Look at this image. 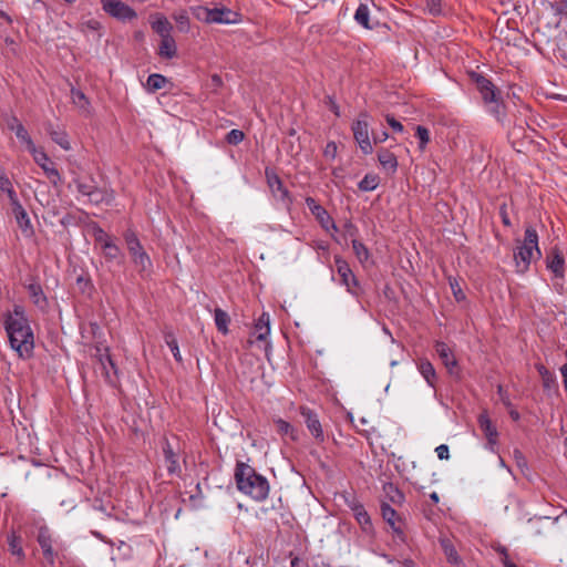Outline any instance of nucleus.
I'll use <instances>...</instances> for the list:
<instances>
[{
    "label": "nucleus",
    "instance_id": "1",
    "mask_svg": "<svg viewBox=\"0 0 567 567\" xmlns=\"http://www.w3.org/2000/svg\"><path fill=\"white\" fill-rule=\"evenodd\" d=\"M4 328L11 348L18 352L20 358H30L34 347V338L21 306H14L13 311L7 313Z\"/></svg>",
    "mask_w": 567,
    "mask_h": 567
},
{
    "label": "nucleus",
    "instance_id": "2",
    "mask_svg": "<svg viewBox=\"0 0 567 567\" xmlns=\"http://www.w3.org/2000/svg\"><path fill=\"white\" fill-rule=\"evenodd\" d=\"M235 477L238 488L254 499L264 501L268 496V481L249 465L238 464Z\"/></svg>",
    "mask_w": 567,
    "mask_h": 567
},
{
    "label": "nucleus",
    "instance_id": "3",
    "mask_svg": "<svg viewBox=\"0 0 567 567\" xmlns=\"http://www.w3.org/2000/svg\"><path fill=\"white\" fill-rule=\"evenodd\" d=\"M540 257V250L538 248V236L535 229L527 227L525 231V238L520 243L518 241L514 259L518 271L524 272L527 270L532 260Z\"/></svg>",
    "mask_w": 567,
    "mask_h": 567
},
{
    "label": "nucleus",
    "instance_id": "4",
    "mask_svg": "<svg viewBox=\"0 0 567 567\" xmlns=\"http://www.w3.org/2000/svg\"><path fill=\"white\" fill-rule=\"evenodd\" d=\"M354 140L364 154H371L373 151L370 136L368 114L361 113L359 118L352 124Z\"/></svg>",
    "mask_w": 567,
    "mask_h": 567
},
{
    "label": "nucleus",
    "instance_id": "5",
    "mask_svg": "<svg viewBox=\"0 0 567 567\" xmlns=\"http://www.w3.org/2000/svg\"><path fill=\"white\" fill-rule=\"evenodd\" d=\"M103 9L111 16L127 20L135 17V12L125 3L118 0H102Z\"/></svg>",
    "mask_w": 567,
    "mask_h": 567
},
{
    "label": "nucleus",
    "instance_id": "6",
    "mask_svg": "<svg viewBox=\"0 0 567 567\" xmlns=\"http://www.w3.org/2000/svg\"><path fill=\"white\" fill-rule=\"evenodd\" d=\"M336 267L337 272L341 278V282L347 287L348 291L357 295L358 281L347 261L342 260L339 257H336Z\"/></svg>",
    "mask_w": 567,
    "mask_h": 567
},
{
    "label": "nucleus",
    "instance_id": "7",
    "mask_svg": "<svg viewBox=\"0 0 567 567\" xmlns=\"http://www.w3.org/2000/svg\"><path fill=\"white\" fill-rule=\"evenodd\" d=\"M205 14V19L208 22L230 24L239 21V14L237 12L225 8L206 10Z\"/></svg>",
    "mask_w": 567,
    "mask_h": 567
},
{
    "label": "nucleus",
    "instance_id": "8",
    "mask_svg": "<svg viewBox=\"0 0 567 567\" xmlns=\"http://www.w3.org/2000/svg\"><path fill=\"white\" fill-rule=\"evenodd\" d=\"M301 414L305 417L308 430L315 436L318 442H323L324 435L321 427V423L318 420L317 415L312 413L309 409H302Z\"/></svg>",
    "mask_w": 567,
    "mask_h": 567
},
{
    "label": "nucleus",
    "instance_id": "9",
    "mask_svg": "<svg viewBox=\"0 0 567 567\" xmlns=\"http://www.w3.org/2000/svg\"><path fill=\"white\" fill-rule=\"evenodd\" d=\"M7 126L9 130L16 133L17 137L27 145L29 151H34V144L32 140L30 138L24 126L17 117L12 116L8 118Z\"/></svg>",
    "mask_w": 567,
    "mask_h": 567
},
{
    "label": "nucleus",
    "instance_id": "10",
    "mask_svg": "<svg viewBox=\"0 0 567 567\" xmlns=\"http://www.w3.org/2000/svg\"><path fill=\"white\" fill-rule=\"evenodd\" d=\"M475 82L485 102H497L495 86L489 80L482 75H477Z\"/></svg>",
    "mask_w": 567,
    "mask_h": 567
},
{
    "label": "nucleus",
    "instance_id": "11",
    "mask_svg": "<svg viewBox=\"0 0 567 567\" xmlns=\"http://www.w3.org/2000/svg\"><path fill=\"white\" fill-rule=\"evenodd\" d=\"M435 348L440 359L446 367L449 373L454 374L456 372V360L449 346L445 344L444 342H437Z\"/></svg>",
    "mask_w": 567,
    "mask_h": 567
},
{
    "label": "nucleus",
    "instance_id": "12",
    "mask_svg": "<svg viewBox=\"0 0 567 567\" xmlns=\"http://www.w3.org/2000/svg\"><path fill=\"white\" fill-rule=\"evenodd\" d=\"M39 545L43 551L44 557L50 564L54 561V551L52 548V540L50 532L47 527H41L38 535Z\"/></svg>",
    "mask_w": 567,
    "mask_h": 567
},
{
    "label": "nucleus",
    "instance_id": "13",
    "mask_svg": "<svg viewBox=\"0 0 567 567\" xmlns=\"http://www.w3.org/2000/svg\"><path fill=\"white\" fill-rule=\"evenodd\" d=\"M97 369L101 371L109 383H114L115 379L112 377L111 371H113L114 375H116L117 371L113 360L107 352V349H105L104 354L100 355Z\"/></svg>",
    "mask_w": 567,
    "mask_h": 567
},
{
    "label": "nucleus",
    "instance_id": "14",
    "mask_svg": "<svg viewBox=\"0 0 567 567\" xmlns=\"http://www.w3.org/2000/svg\"><path fill=\"white\" fill-rule=\"evenodd\" d=\"M381 514L383 519L391 526L394 533L403 539V530L401 528V524L396 520V512L388 504L383 503L381 505Z\"/></svg>",
    "mask_w": 567,
    "mask_h": 567
},
{
    "label": "nucleus",
    "instance_id": "15",
    "mask_svg": "<svg viewBox=\"0 0 567 567\" xmlns=\"http://www.w3.org/2000/svg\"><path fill=\"white\" fill-rule=\"evenodd\" d=\"M478 424L481 430L485 434L488 443L492 445L495 444L497 441L498 433L486 413H482L480 415Z\"/></svg>",
    "mask_w": 567,
    "mask_h": 567
},
{
    "label": "nucleus",
    "instance_id": "16",
    "mask_svg": "<svg viewBox=\"0 0 567 567\" xmlns=\"http://www.w3.org/2000/svg\"><path fill=\"white\" fill-rule=\"evenodd\" d=\"M378 161L386 173L392 174L396 171L398 161L394 154L390 151L384 148L380 150L378 152Z\"/></svg>",
    "mask_w": 567,
    "mask_h": 567
},
{
    "label": "nucleus",
    "instance_id": "17",
    "mask_svg": "<svg viewBox=\"0 0 567 567\" xmlns=\"http://www.w3.org/2000/svg\"><path fill=\"white\" fill-rule=\"evenodd\" d=\"M267 182L268 186L271 189L274 196H276L279 199H285L287 197V190L285 189L282 182L272 172L266 171Z\"/></svg>",
    "mask_w": 567,
    "mask_h": 567
},
{
    "label": "nucleus",
    "instance_id": "18",
    "mask_svg": "<svg viewBox=\"0 0 567 567\" xmlns=\"http://www.w3.org/2000/svg\"><path fill=\"white\" fill-rule=\"evenodd\" d=\"M71 99L73 104L85 115L91 113L90 102L85 94L74 87L71 89Z\"/></svg>",
    "mask_w": 567,
    "mask_h": 567
},
{
    "label": "nucleus",
    "instance_id": "19",
    "mask_svg": "<svg viewBox=\"0 0 567 567\" xmlns=\"http://www.w3.org/2000/svg\"><path fill=\"white\" fill-rule=\"evenodd\" d=\"M7 542L10 553L13 556H17L18 559L22 560L24 558V551L22 547L21 536L12 532L11 534L8 535Z\"/></svg>",
    "mask_w": 567,
    "mask_h": 567
},
{
    "label": "nucleus",
    "instance_id": "20",
    "mask_svg": "<svg viewBox=\"0 0 567 567\" xmlns=\"http://www.w3.org/2000/svg\"><path fill=\"white\" fill-rule=\"evenodd\" d=\"M269 324H270L269 315L262 313L259 317L257 323L255 324L254 336L256 337L257 340H265L266 339V337L270 332Z\"/></svg>",
    "mask_w": 567,
    "mask_h": 567
},
{
    "label": "nucleus",
    "instance_id": "21",
    "mask_svg": "<svg viewBox=\"0 0 567 567\" xmlns=\"http://www.w3.org/2000/svg\"><path fill=\"white\" fill-rule=\"evenodd\" d=\"M168 80L162 74H151L146 82V89L148 92L154 93L158 90L165 89L168 84Z\"/></svg>",
    "mask_w": 567,
    "mask_h": 567
},
{
    "label": "nucleus",
    "instance_id": "22",
    "mask_svg": "<svg viewBox=\"0 0 567 567\" xmlns=\"http://www.w3.org/2000/svg\"><path fill=\"white\" fill-rule=\"evenodd\" d=\"M124 237L132 259L135 258L136 255L145 252L138 238L133 231H127Z\"/></svg>",
    "mask_w": 567,
    "mask_h": 567
},
{
    "label": "nucleus",
    "instance_id": "23",
    "mask_svg": "<svg viewBox=\"0 0 567 567\" xmlns=\"http://www.w3.org/2000/svg\"><path fill=\"white\" fill-rule=\"evenodd\" d=\"M441 546H442V549L446 556V559L450 564H453V565H460L461 564V558L454 547V545L451 543V540L444 538V539H441Z\"/></svg>",
    "mask_w": 567,
    "mask_h": 567
},
{
    "label": "nucleus",
    "instance_id": "24",
    "mask_svg": "<svg viewBox=\"0 0 567 567\" xmlns=\"http://www.w3.org/2000/svg\"><path fill=\"white\" fill-rule=\"evenodd\" d=\"M47 131L51 136L52 141H54L63 150L69 151L71 148L68 135L64 131L54 130L51 124L47 127Z\"/></svg>",
    "mask_w": 567,
    "mask_h": 567
},
{
    "label": "nucleus",
    "instance_id": "25",
    "mask_svg": "<svg viewBox=\"0 0 567 567\" xmlns=\"http://www.w3.org/2000/svg\"><path fill=\"white\" fill-rule=\"evenodd\" d=\"M308 208L312 214L320 220L322 225H326L330 220L328 213L319 205L313 198L306 199Z\"/></svg>",
    "mask_w": 567,
    "mask_h": 567
},
{
    "label": "nucleus",
    "instance_id": "26",
    "mask_svg": "<svg viewBox=\"0 0 567 567\" xmlns=\"http://www.w3.org/2000/svg\"><path fill=\"white\" fill-rule=\"evenodd\" d=\"M28 290L34 305H37L40 308H44L47 306V299L43 295L40 285L31 284L29 285Z\"/></svg>",
    "mask_w": 567,
    "mask_h": 567
},
{
    "label": "nucleus",
    "instance_id": "27",
    "mask_svg": "<svg viewBox=\"0 0 567 567\" xmlns=\"http://www.w3.org/2000/svg\"><path fill=\"white\" fill-rule=\"evenodd\" d=\"M159 55L164 58H172L175 53V41L172 37H161Z\"/></svg>",
    "mask_w": 567,
    "mask_h": 567
},
{
    "label": "nucleus",
    "instance_id": "28",
    "mask_svg": "<svg viewBox=\"0 0 567 567\" xmlns=\"http://www.w3.org/2000/svg\"><path fill=\"white\" fill-rule=\"evenodd\" d=\"M229 321H230V319H229V316L227 315V312H225L224 310H221L219 308L215 309L216 327L224 334H226L228 332Z\"/></svg>",
    "mask_w": 567,
    "mask_h": 567
},
{
    "label": "nucleus",
    "instance_id": "29",
    "mask_svg": "<svg viewBox=\"0 0 567 567\" xmlns=\"http://www.w3.org/2000/svg\"><path fill=\"white\" fill-rule=\"evenodd\" d=\"M0 189L8 194L11 204H17V194L12 188L10 179L4 175L3 172H0Z\"/></svg>",
    "mask_w": 567,
    "mask_h": 567
},
{
    "label": "nucleus",
    "instance_id": "30",
    "mask_svg": "<svg viewBox=\"0 0 567 567\" xmlns=\"http://www.w3.org/2000/svg\"><path fill=\"white\" fill-rule=\"evenodd\" d=\"M419 370L424 379L427 381L430 385H433V380L435 379V370L431 362L427 360H422L419 364Z\"/></svg>",
    "mask_w": 567,
    "mask_h": 567
},
{
    "label": "nucleus",
    "instance_id": "31",
    "mask_svg": "<svg viewBox=\"0 0 567 567\" xmlns=\"http://www.w3.org/2000/svg\"><path fill=\"white\" fill-rule=\"evenodd\" d=\"M380 178L378 175L368 174L359 183V188L364 192L373 190L378 187Z\"/></svg>",
    "mask_w": 567,
    "mask_h": 567
},
{
    "label": "nucleus",
    "instance_id": "32",
    "mask_svg": "<svg viewBox=\"0 0 567 567\" xmlns=\"http://www.w3.org/2000/svg\"><path fill=\"white\" fill-rule=\"evenodd\" d=\"M133 262H134L136 269L138 270V272H141V274L146 272L152 265L151 259L146 252L136 255V257L133 258Z\"/></svg>",
    "mask_w": 567,
    "mask_h": 567
},
{
    "label": "nucleus",
    "instance_id": "33",
    "mask_svg": "<svg viewBox=\"0 0 567 567\" xmlns=\"http://www.w3.org/2000/svg\"><path fill=\"white\" fill-rule=\"evenodd\" d=\"M564 258L558 251H554L551 259L548 261V268L557 276L563 274Z\"/></svg>",
    "mask_w": 567,
    "mask_h": 567
},
{
    "label": "nucleus",
    "instance_id": "34",
    "mask_svg": "<svg viewBox=\"0 0 567 567\" xmlns=\"http://www.w3.org/2000/svg\"><path fill=\"white\" fill-rule=\"evenodd\" d=\"M102 249L105 259L109 261L118 259L121 257V251L113 241L105 243Z\"/></svg>",
    "mask_w": 567,
    "mask_h": 567
},
{
    "label": "nucleus",
    "instance_id": "35",
    "mask_svg": "<svg viewBox=\"0 0 567 567\" xmlns=\"http://www.w3.org/2000/svg\"><path fill=\"white\" fill-rule=\"evenodd\" d=\"M354 19H355V21L359 24L363 25L367 29H370V25H369V9H368V7L365 4H360L359 6V8L355 11Z\"/></svg>",
    "mask_w": 567,
    "mask_h": 567
},
{
    "label": "nucleus",
    "instance_id": "36",
    "mask_svg": "<svg viewBox=\"0 0 567 567\" xmlns=\"http://www.w3.org/2000/svg\"><path fill=\"white\" fill-rule=\"evenodd\" d=\"M152 28L153 30L158 33L161 37H166V35H169L168 32H169V23L168 21L165 19V18H157L153 23H152Z\"/></svg>",
    "mask_w": 567,
    "mask_h": 567
},
{
    "label": "nucleus",
    "instance_id": "37",
    "mask_svg": "<svg viewBox=\"0 0 567 567\" xmlns=\"http://www.w3.org/2000/svg\"><path fill=\"white\" fill-rule=\"evenodd\" d=\"M12 205H13V212L16 214L17 221L20 225V227L29 226L28 215H27L25 210L23 209V207L20 205V203L17 200V204H12Z\"/></svg>",
    "mask_w": 567,
    "mask_h": 567
},
{
    "label": "nucleus",
    "instance_id": "38",
    "mask_svg": "<svg viewBox=\"0 0 567 567\" xmlns=\"http://www.w3.org/2000/svg\"><path fill=\"white\" fill-rule=\"evenodd\" d=\"M111 198H112L111 194H109L105 190H101L96 187L93 189V192L89 196V199L95 204L103 203V202L109 203L111 200Z\"/></svg>",
    "mask_w": 567,
    "mask_h": 567
},
{
    "label": "nucleus",
    "instance_id": "39",
    "mask_svg": "<svg viewBox=\"0 0 567 567\" xmlns=\"http://www.w3.org/2000/svg\"><path fill=\"white\" fill-rule=\"evenodd\" d=\"M352 248H353V251L355 254V256L358 257V259L361 261V262H364L368 260L369 258V251L367 249V247L358 241V240H353L352 241Z\"/></svg>",
    "mask_w": 567,
    "mask_h": 567
},
{
    "label": "nucleus",
    "instance_id": "40",
    "mask_svg": "<svg viewBox=\"0 0 567 567\" xmlns=\"http://www.w3.org/2000/svg\"><path fill=\"white\" fill-rule=\"evenodd\" d=\"M416 136L420 140L419 148L421 151L425 150L426 144L430 142V132L424 126L417 125L415 128Z\"/></svg>",
    "mask_w": 567,
    "mask_h": 567
},
{
    "label": "nucleus",
    "instance_id": "41",
    "mask_svg": "<svg viewBox=\"0 0 567 567\" xmlns=\"http://www.w3.org/2000/svg\"><path fill=\"white\" fill-rule=\"evenodd\" d=\"M244 137H245V134H244L243 131H240V130H231L226 135V141H227L228 144L237 145L240 142H243Z\"/></svg>",
    "mask_w": 567,
    "mask_h": 567
},
{
    "label": "nucleus",
    "instance_id": "42",
    "mask_svg": "<svg viewBox=\"0 0 567 567\" xmlns=\"http://www.w3.org/2000/svg\"><path fill=\"white\" fill-rule=\"evenodd\" d=\"M355 517L359 524L365 529L370 525V517L368 513L362 508H355Z\"/></svg>",
    "mask_w": 567,
    "mask_h": 567
},
{
    "label": "nucleus",
    "instance_id": "43",
    "mask_svg": "<svg viewBox=\"0 0 567 567\" xmlns=\"http://www.w3.org/2000/svg\"><path fill=\"white\" fill-rule=\"evenodd\" d=\"M94 238H95V241L99 243L102 248L105 245V243L112 241L110 236L102 228H96L94 230Z\"/></svg>",
    "mask_w": 567,
    "mask_h": 567
},
{
    "label": "nucleus",
    "instance_id": "44",
    "mask_svg": "<svg viewBox=\"0 0 567 567\" xmlns=\"http://www.w3.org/2000/svg\"><path fill=\"white\" fill-rule=\"evenodd\" d=\"M276 425H277V430H278L279 433H281V434H290L291 437L295 439L293 430H292V427H291V425L289 423H287L284 420H278L276 422Z\"/></svg>",
    "mask_w": 567,
    "mask_h": 567
},
{
    "label": "nucleus",
    "instance_id": "45",
    "mask_svg": "<svg viewBox=\"0 0 567 567\" xmlns=\"http://www.w3.org/2000/svg\"><path fill=\"white\" fill-rule=\"evenodd\" d=\"M164 452H165V456H166V460L168 462V471H174V467H175V460L173 458L174 457V452L172 450V447L169 446V444H166V447H164Z\"/></svg>",
    "mask_w": 567,
    "mask_h": 567
},
{
    "label": "nucleus",
    "instance_id": "46",
    "mask_svg": "<svg viewBox=\"0 0 567 567\" xmlns=\"http://www.w3.org/2000/svg\"><path fill=\"white\" fill-rule=\"evenodd\" d=\"M166 343L171 348L174 358H177V341L173 333H167L165 337Z\"/></svg>",
    "mask_w": 567,
    "mask_h": 567
},
{
    "label": "nucleus",
    "instance_id": "47",
    "mask_svg": "<svg viewBox=\"0 0 567 567\" xmlns=\"http://www.w3.org/2000/svg\"><path fill=\"white\" fill-rule=\"evenodd\" d=\"M95 188L94 185H91V184H87V183H83V182H79L78 183V190L82 194V195H85V196H90V194L93 192V189Z\"/></svg>",
    "mask_w": 567,
    "mask_h": 567
},
{
    "label": "nucleus",
    "instance_id": "48",
    "mask_svg": "<svg viewBox=\"0 0 567 567\" xmlns=\"http://www.w3.org/2000/svg\"><path fill=\"white\" fill-rule=\"evenodd\" d=\"M442 0H427V7L432 14L436 16L441 12Z\"/></svg>",
    "mask_w": 567,
    "mask_h": 567
},
{
    "label": "nucleus",
    "instance_id": "49",
    "mask_svg": "<svg viewBox=\"0 0 567 567\" xmlns=\"http://www.w3.org/2000/svg\"><path fill=\"white\" fill-rule=\"evenodd\" d=\"M437 457L440 460H447L449 458V446L445 444H441L435 450Z\"/></svg>",
    "mask_w": 567,
    "mask_h": 567
},
{
    "label": "nucleus",
    "instance_id": "50",
    "mask_svg": "<svg viewBox=\"0 0 567 567\" xmlns=\"http://www.w3.org/2000/svg\"><path fill=\"white\" fill-rule=\"evenodd\" d=\"M385 118H386L388 124L394 131H396V132H402L403 131V125L399 121H396L393 116L386 115Z\"/></svg>",
    "mask_w": 567,
    "mask_h": 567
},
{
    "label": "nucleus",
    "instance_id": "51",
    "mask_svg": "<svg viewBox=\"0 0 567 567\" xmlns=\"http://www.w3.org/2000/svg\"><path fill=\"white\" fill-rule=\"evenodd\" d=\"M31 152L34 154L35 162L38 164H40L45 171H48V168L44 165V162L48 161L47 155L43 152H37L35 148H34V151H31Z\"/></svg>",
    "mask_w": 567,
    "mask_h": 567
},
{
    "label": "nucleus",
    "instance_id": "52",
    "mask_svg": "<svg viewBox=\"0 0 567 567\" xmlns=\"http://www.w3.org/2000/svg\"><path fill=\"white\" fill-rule=\"evenodd\" d=\"M336 154H337V145H336V143H333V142L328 143L326 148H324V156L329 157V158H334Z\"/></svg>",
    "mask_w": 567,
    "mask_h": 567
},
{
    "label": "nucleus",
    "instance_id": "53",
    "mask_svg": "<svg viewBox=\"0 0 567 567\" xmlns=\"http://www.w3.org/2000/svg\"><path fill=\"white\" fill-rule=\"evenodd\" d=\"M499 554H501V560L504 565V567H516L515 564H513L509 559H508V555H507V551L505 548H501L499 549Z\"/></svg>",
    "mask_w": 567,
    "mask_h": 567
},
{
    "label": "nucleus",
    "instance_id": "54",
    "mask_svg": "<svg viewBox=\"0 0 567 567\" xmlns=\"http://www.w3.org/2000/svg\"><path fill=\"white\" fill-rule=\"evenodd\" d=\"M76 282H78V285H79L80 289H81L83 292H86V291H87V289H91V287H92V286H91L90 280H89V279H86V278H83L82 276H80V277L78 278Z\"/></svg>",
    "mask_w": 567,
    "mask_h": 567
},
{
    "label": "nucleus",
    "instance_id": "55",
    "mask_svg": "<svg viewBox=\"0 0 567 567\" xmlns=\"http://www.w3.org/2000/svg\"><path fill=\"white\" fill-rule=\"evenodd\" d=\"M221 84H223V81L219 75H217V74L212 75L210 82L208 84L212 90H217L218 87L221 86Z\"/></svg>",
    "mask_w": 567,
    "mask_h": 567
},
{
    "label": "nucleus",
    "instance_id": "56",
    "mask_svg": "<svg viewBox=\"0 0 567 567\" xmlns=\"http://www.w3.org/2000/svg\"><path fill=\"white\" fill-rule=\"evenodd\" d=\"M543 385L545 389L550 390L555 385V377L550 373L543 379Z\"/></svg>",
    "mask_w": 567,
    "mask_h": 567
},
{
    "label": "nucleus",
    "instance_id": "57",
    "mask_svg": "<svg viewBox=\"0 0 567 567\" xmlns=\"http://www.w3.org/2000/svg\"><path fill=\"white\" fill-rule=\"evenodd\" d=\"M388 488H389V493H390V492H393V493H394V495H392V496H391V499H392L393 502H401V501H402V498H403L402 493H401V492H399V491H398L393 485H389V487H388Z\"/></svg>",
    "mask_w": 567,
    "mask_h": 567
},
{
    "label": "nucleus",
    "instance_id": "58",
    "mask_svg": "<svg viewBox=\"0 0 567 567\" xmlns=\"http://www.w3.org/2000/svg\"><path fill=\"white\" fill-rule=\"evenodd\" d=\"M499 214H501V217H502V220H503L504 225L509 226L511 221H509V217H508V214H507V210H506V205H502L501 206Z\"/></svg>",
    "mask_w": 567,
    "mask_h": 567
},
{
    "label": "nucleus",
    "instance_id": "59",
    "mask_svg": "<svg viewBox=\"0 0 567 567\" xmlns=\"http://www.w3.org/2000/svg\"><path fill=\"white\" fill-rule=\"evenodd\" d=\"M560 373H561V377H563V380H564L565 390L567 391V363H565L560 368Z\"/></svg>",
    "mask_w": 567,
    "mask_h": 567
},
{
    "label": "nucleus",
    "instance_id": "60",
    "mask_svg": "<svg viewBox=\"0 0 567 567\" xmlns=\"http://www.w3.org/2000/svg\"><path fill=\"white\" fill-rule=\"evenodd\" d=\"M187 29V21H185L184 16L179 14V32H183Z\"/></svg>",
    "mask_w": 567,
    "mask_h": 567
},
{
    "label": "nucleus",
    "instance_id": "61",
    "mask_svg": "<svg viewBox=\"0 0 567 567\" xmlns=\"http://www.w3.org/2000/svg\"><path fill=\"white\" fill-rule=\"evenodd\" d=\"M386 138H388V133H386V132H383L381 135H375V136L373 137L374 143H381V142H384Z\"/></svg>",
    "mask_w": 567,
    "mask_h": 567
},
{
    "label": "nucleus",
    "instance_id": "62",
    "mask_svg": "<svg viewBox=\"0 0 567 567\" xmlns=\"http://www.w3.org/2000/svg\"><path fill=\"white\" fill-rule=\"evenodd\" d=\"M537 369H538V372H539L542 379L544 377H547L548 374H550V372L544 365H542V364L538 365Z\"/></svg>",
    "mask_w": 567,
    "mask_h": 567
},
{
    "label": "nucleus",
    "instance_id": "63",
    "mask_svg": "<svg viewBox=\"0 0 567 567\" xmlns=\"http://www.w3.org/2000/svg\"><path fill=\"white\" fill-rule=\"evenodd\" d=\"M514 455H515V458L517 460V463H518L519 465H522L523 463H525V460H524V457H523L522 453H520L518 450H515V451H514Z\"/></svg>",
    "mask_w": 567,
    "mask_h": 567
},
{
    "label": "nucleus",
    "instance_id": "64",
    "mask_svg": "<svg viewBox=\"0 0 567 567\" xmlns=\"http://www.w3.org/2000/svg\"><path fill=\"white\" fill-rule=\"evenodd\" d=\"M299 559L295 558L291 560V567H298Z\"/></svg>",
    "mask_w": 567,
    "mask_h": 567
}]
</instances>
